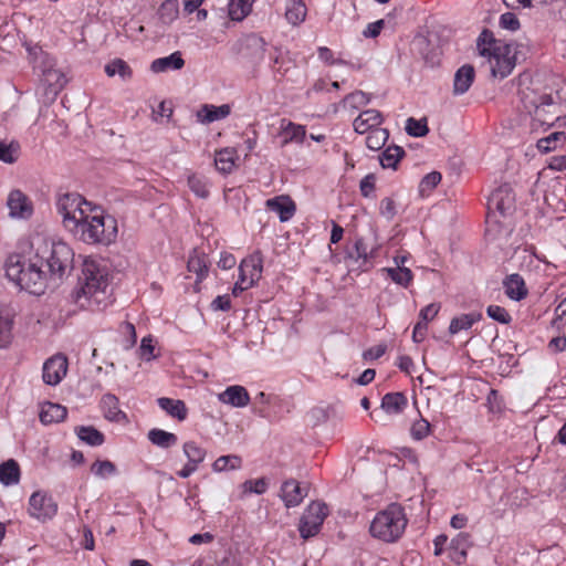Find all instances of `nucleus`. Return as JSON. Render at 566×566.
<instances>
[{
	"label": "nucleus",
	"instance_id": "f257e3e1",
	"mask_svg": "<svg viewBox=\"0 0 566 566\" xmlns=\"http://www.w3.org/2000/svg\"><path fill=\"white\" fill-rule=\"evenodd\" d=\"M73 249L62 241L42 240L31 244L29 255L12 253L6 261V275L31 294L44 292L48 279L62 280L74 269Z\"/></svg>",
	"mask_w": 566,
	"mask_h": 566
},
{
	"label": "nucleus",
	"instance_id": "f03ea898",
	"mask_svg": "<svg viewBox=\"0 0 566 566\" xmlns=\"http://www.w3.org/2000/svg\"><path fill=\"white\" fill-rule=\"evenodd\" d=\"M108 272L94 260H84L82 276L70 294L72 303L81 310L99 311L107 302Z\"/></svg>",
	"mask_w": 566,
	"mask_h": 566
},
{
	"label": "nucleus",
	"instance_id": "7ed1b4c3",
	"mask_svg": "<svg viewBox=\"0 0 566 566\" xmlns=\"http://www.w3.org/2000/svg\"><path fill=\"white\" fill-rule=\"evenodd\" d=\"M86 244L109 245L117 238V220L99 207L80 211V216L67 230Z\"/></svg>",
	"mask_w": 566,
	"mask_h": 566
},
{
	"label": "nucleus",
	"instance_id": "20e7f679",
	"mask_svg": "<svg viewBox=\"0 0 566 566\" xmlns=\"http://www.w3.org/2000/svg\"><path fill=\"white\" fill-rule=\"evenodd\" d=\"M476 48L481 56L489 59L492 77L503 80L514 70L516 56L512 54V45L495 39L491 30H482L476 40Z\"/></svg>",
	"mask_w": 566,
	"mask_h": 566
},
{
	"label": "nucleus",
	"instance_id": "39448f33",
	"mask_svg": "<svg viewBox=\"0 0 566 566\" xmlns=\"http://www.w3.org/2000/svg\"><path fill=\"white\" fill-rule=\"evenodd\" d=\"M559 92L537 93L523 92L522 102L524 108L532 115L534 122L541 126H566V115H560L562 103Z\"/></svg>",
	"mask_w": 566,
	"mask_h": 566
},
{
	"label": "nucleus",
	"instance_id": "423d86ee",
	"mask_svg": "<svg viewBox=\"0 0 566 566\" xmlns=\"http://www.w3.org/2000/svg\"><path fill=\"white\" fill-rule=\"evenodd\" d=\"M408 524L405 509L399 503H390L379 511L370 523L369 532L375 538L385 543L397 542Z\"/></svg>",
	"mask_w": 566,
	"mask_h": 566
},
{
	"label": "nucleus",
	"instance_id": "0eeeda50",
	"mask_svg": "<svg viewBox=\"0 0 566 566\" xmlns=\"http://www.w3.org/2000/svg\"><path fill=\"white\" fill-rule=\"evenodd\" d=\"M515 201V193L509 184L499 186L489 196L486 222L489 223L494 221L495 223L501 224L496 214L503 219L513 216L516 210Z\"/></svg>",
	"mask_w": 566,
	"mask_h": 566
},
{
	"label": "nucleus",
	"instance_id": "6e6552de",
	"mask_svg": "<svg viewBox=\"0 0 566 566\" xmlns=\"http://www.w3.org/2000/svg\"><path fill=\"white\" fill-rule=\"evenodd\" d=\"M83 206L91 208L92 203L77 192H66L57 197L55 208L66 230L77 220L80 211H87Z\"/></svg>",
	"mask_w": 566,
	"mask_h": 566
},
{
	"label": "nucleus",
	"instance_id": "1a4fd4ad",
	"mask_svg": "<svg viewBox=\"0 0 566 566\" xmlns=\"http://www.w3.org/2000/svg\"><path fill=\"white\" fill-rule=\"evenodd\" d=\"M328 514L324 503L312 502L300 518L298 532L303 539L317 535Z\"/></svg>",
	"mask_w": 566,
	"mask_h": 566
},
{
	"label": "nucleus",
	"instance_id": "9d476101",
	"mask_svg": "<svg viewBox=\"0 0 566 566\" xmlns=\"http://www.w3.org/2000/svg\"><path fill=\"white\" fill-rule=\"evenodd\" d=\"M29 514L42 522L52 520L57 513V503L45 491H35L29 499Z\"/></svg>",
	"mask_w": 566,
	"mask_h": 566
},
{
	"label": "nucleus",
	"instance_id": "9b49d317",
	"mask_svg": "<svg viewBox=\"0 0 566 566\" xmlns=\"http://www.w3.org/2000/svg\"><path fill=\"white\" fill-rule=\"evenodd\" d=\"M266 41L256 33H249L238 42V53L250 63L259 65L265 55Z\"/></svg>",
	"mask_w": 566,
	"mask_h": 566
},
{
	"label": "nucleus",
	"instance_id": "f8f14e48",
	"mask_svg": "<svg viewBox=\"0 0 566 566\" xmlns=\"http://www.w3.org/2000/svg\"><path fill=\"white\" fill-rule=\"evenodd\" d=\"M345 260L356 264V270L367 272L373 268L371 259L374 250L368 251V245L363 237H356L353 243L345 247Z\"/></svg>",
	"mask_w": 566,
	"mask_h": 566
},
{
	"label": "nucleus",
	"instance_id": "ddd939ff",
	"mask_svg": "<svg viewBox=\"0 0 566 566\" xmlns=\"http://www.w3.org/2000/svg\"><path fill=\"white\" fill-rule=\"evenodd\" d=\"M412 51L421 56L424 64L434 67L440 63L441 50L428 36L418 34L412 41Z\"/></svg>",
	"mask_w": 566,
	"mask_h": 566
},
{
	"label": "nucleus",
	"instance_id": "4468645a",
	"mask_svg": "<svg viewBox=\"0 0 566 566\" xmlns=\"http://www.w3.org/2000/svg\"><path fill=\"white\" fill-rule=\"evenodd\" d=\"M9 216L17 219L28 220L33 214V203L27 195L15 189L8 197Z\"/></svg>",
	"mask_w": 566,
	"mask_h": 566
},
{
	"label": "nucleus",
	"instance_id": "2eb2a0df",
	"mask_svg": "<svg viewBox=\"0 0 566 566\" xmlns=\"http://www.w3.org/2000/svg\"><path fill=\"white\" fill-rule=\"evenodd\" d=\"M67 359L63 355H55L49 358L42 370V378L46 385L55 386L61 382L66 375Z\"/></svg>",
	"mask_w": 566,
	"mask_h": 566
},
{
	"label": "nucleus",
	"instance_id": "dca6fc26",
	"mask_svg": "<svg viewBox=\"0 0 566 566\" xmlns=\"http://www.w3.org/2000/svg\"><path fill=\"white\" fill-rule=\"evenodd\" d=\"M384 120L382 114L374 108L363 111L353 122L354 130L357 134H369L373 129H381L379 126Z\"/></svg>",
	"mask_w": 566,
	"mask_h": 566
},
{
	"label": "nucleus",
	"instance_id": "f3484780",
	"mask_svg": "<svg viewBox=\"0 0 566 566\" xmlns=\"http://www.w3.org/2000/svg\"><path fill=\"white\" fill-rule=\"evenodd\" d=\"M306 495L307 490L294 479H289L281 485L280 496L287 509L300 505Z\"/></svg>",
	"mask_w": 566,
	"mask_h": 566
},
{
	"label": "nucleus",
	"instance_id": "a211bd4d",
	"mask_svg": "<svg viewBox=\"0 0 566 566\" xmlns=\"http://www.w3.org/2000/svg\"><path fill=\"white\" fill-rule=\"evenodd\" d=\"M265 206L270 211L279 214L281 222L291 220L296 211L295 202L287 195L270 198L266 200Z\"/></svg>",
	"mask_w": 566,
	"mask_h": 566
},
{
	"label": "nucleus",
	"instance_id": "6ab92c4d",
	"mask_svg": "<svg viewBox=\"0 0 566 566\" xmlns=\"http://www.w3.org/2000/svg\"><path fill=\"white\" fill-rule=\"evenodd\" d=\"M263 259L260 251H255L244 258L240 265L239 272L244 273L249 279V285H255L262 276Z\"/></svg>",
	"mask_w": 566,
	"mask_h": 566
},
{
	"label": "nucleus",
	"instance_id": "aec40b11",
	"mask_svg": "<svg viewBox=\"0 0 566 566\" xmlns=\"http://www.w3.org/2000/svg\"><path fill=\"white\" fill-rule=\"evenodd\" d=\"M218 398L222 403L230 405L234 408H243L250 403L248 390L240 385L227 387L224 391L219 394Z\"/></svg>",
	"mask_w": 566,
	"mask_h": 566
},
{
	"label": "nucleus",
	"instance_id": "412c9836",
	"mask_svg": "<svg viewBox=\"0 0 566 566\" xmlns=\"http://www.w3.org/2000/svg\"><path fill=\"white\" fill-rule=\"evenodd\" d=\"M503 287L505 295L516 302L524 300L528 294L525 281L518 273L507 275L503 280Z\"/></svg>",
	"mask_w": 566,
	"mask_h": 566
},
{
	"label": "nucleus",
	"instance_id": "4be33fe9",
	"mask_svg": "<svg viewBox=\"0 0 566 566\" xmlns=\"http://www.w3.org/2000/svg\"><path fill=\"white\" fill-rule=\"evenodd\" d=\"M408 407V398L402 391L387 392L381 398L380 408L390 416L402 413Z\"/></svg>",
	"mask_w": 566,
	"mask_h": 566
},
{
	"label": "nucleus",
	"instance_id": "5701e85b",
	"mask_svg": "<svg viewBox=\"0 0 566 566\" xmlns=\"http://www.w3.org/2000/svg\"><path fill=\"white\" fill-rule=\"evenodd\" d=\"M475 78V70L471 64H464L459 67L454 74L453 94L462 95L467 93Z\"/></svg>",
	"mask_w": 566,
	"mask_h": 566
},
{
	"label": "nucleus",
	"instance_id": "b1692460",
	"mask_svg": "<svg viewBox=\"0 0 566 566\" xmlns=\"http://www.w3.org/2000/svg\"><path fill=\"white\" fill-rule=\"evenodd\" d=\"M101 408L104 417L114 422L127 420V415L119 409V400L113 394H105L101 399Z\"/></svg>",
	"mask_w": 566,
	"mask_h": 566
},
{
	"label": "nucleus",
	"instance_id": "393cba45",
	"mask_svg": "<svg viewBox=\"0 0 566 566\" xmlns=\"http://www.w3.org/2000/svg\"><path fill=\"white\" fill-rule=\"evenodd\" d=\"M185 66V60L180 51H176L167 56L158 57L150 64L154 73H163L168 71H178Z\"/></svg>",
	"mask_w": 566,
	"mask_h": 566
},
{
	"label": "nucleus",
	"instance_id": "a878e982",
	"mask_svg": "<svg viewBox=\"0 0 566 566\" xmlns=\"http://www.w3.org/2000/svg\"><path fill=\"white\" fill-rule=\"evenodd\" d=\"M231 112V108L228 104H222L220 106H214L211 104H205L197 112V119L202 124H210L216 120H220L226 118Z\"/></svg>",
	"mask_w": 566,
	"mask_h": 566
},
{
	"label": "nucleus",
	"instance_id": "bb28decb",
	"mask_svg": "<svg viewBox=\"0 0 566 566\" xmlns=\"http://www.w3.org/2000/svg\"><path fill=\"white\" fill-rule=\"evenodd\" d=\"M470 535L460 533L449 545V558L455 565H462L467 560Z\"/></svg>",
	"mask_w": 566,
	"mask_h": 566
},
{
	"label": "nucleus",
	"instance_id": "cd10ccee",
	"mask_svg": "<svg viewBox=\"0 0 566 566\" xmlns=\"http://www.w3.org/2000/svg\"><path fill=\"white\" fill-rule=\"evenodd\" d=\"M40 81L45 87V94H52L54 96L63 90L67 82L65 74L56 67L48 70L46 74L43 75Z\"/></svg>",
	"mask_w": 566,
	"mask_h": 566
},
{
	"label": "nucleus",
	"instance_id": "c85d7f7f",
	"mask_svg": "<svg viewBox=\"0 0 566 566\" xmlns=\"http://www.w3.org/2000/svg\"><path fill=\"white\" fill-rule=\"evenodd\" d=\"M34 73L41 78L48 70L55 67V60L41 48L29 49Z\"/></svg>",
	"mask_w": 566,
	"mask_h": 566
},
{
	"label": "nucleus",
	"instance_id": "c756f323",
	"mask_svg": "<svg viewBox=\"0 0 566 566\" xmlns=\"http://www.w3.org/2000/svg\"><path fill=\"white\" fill-rule=\"evenodd\" d=\"M67 416V409L54 402H45L39 415L40 421L43 424L57 423L63 421Z\"/></svg>",
	"mask_w": 566,
	"mask_h": 566
},
{
	"label": "nucleus",
	"instance_id": "7c9ffc66",
	"mask_svg": "<svg viewBox=\"0 0 566 566\" xmlns=\"http://www.w3.org/2000/svg\"><path fill=\"white\" fill-rule=\"evenodd\" d=\"M283 401L274 396L266 406L253 407V412L271 422L279 421L283 417Z\"/></svg>",
	"mask_w": 566,
	"mask_h": 566
},
{
	"label": "nucleus",
	"instance_id": "2f4dec72",
	"mask_svg": "<svg viewBox=\"0 0 566 566\" xmlns=\"http://www.w3.org/2000/svg\"><path fill=\"white\" fill-rule=\"evenodd\" d=\"M21 470L19 463L14 459H9L0 463V482L6 485H14L20 482Z\"/></svg>",
	"mask_w": 566,
	"mask_h": 566
},
{
	"label": "nucleus",
	"instance_id": "473e14b6",
	"mask_svg": "<svg viewBox=\"0 0 566 566\" xmlns=\"http://www.w3.org/2000/svg\"><path fill=\"white\" fill-rule=\"evenodd\" d=\"M158 406L165 410L170 417L182 421L187 418L188 410L186 403L179 399L161 397L157 399Z\"/></svg>",
	"mask_w": 566,
	"mask_h": 566
},
{
	"label": "nucleus",
	"instance_id": "72a5a7b5",
	"mask_svg": "<svg viewBox=\"0 0 566 566\" xmlns=\"http://www.w3.org/2000/svg\"><path fill=\"white\" fill-rule=\"evenodd\" d=\"M483 318L481 312H472L467 314H461L451 319L449 325V333L451 335H455L461 331L470 329L474 323L480 322Z\"/></svg>",
	"mask_w": 566,
	"mask_h": 566
},
{
	"label": "nucleus",
	"instance_id": "f704fd0d",
	"mask_svg": "<svg viewBox=\"0 0 566 566\" xmlns=\"http://www.w3.org/2000/svg\"><path fill=\"white\" fill-rule=\"evenodd\" d=\"M148 440L160 449H170L178 442V437L166 430L159 428H153L147 433Z\"/></svg>",
	"mask_w": 566,
	"mask_h": 566
},
{
	"label": "nucleus",
	"instance_id": "c9c22d12",
	"mask_svg": "<svg viewBox=\"0 0 566 566\" xmlns=\"http://www.w3.org/2000/svg\"><path fill=\"white\" fill-rule=\"evenodd\" d=\"M237 150L234 148H222L216 153L214 165L221 174H230L235 166Z\"/></svg>",
	"mask_w": 566,
	"mask_h": 566
},
{
	"label": "nucleus",
	"instance_id": "e433bc0d",
	"mask_svg": "<svg viewBox=\"0 0 566 566\" xmlns=\"http://www.w3.org/2000/svg\"><path fill=\"white\" fill-rule=\"evenodd\" d=\"M187 269L197 275L196 282H202L209 272V262L205 253L198 254L196 251L189 256Z\"/></svg>",
	"mask_w": 566,
	"mask_h": 566
},
{
	"label": "nucleus",
	"instance_id": "4c0bfd02",
	"mask_svg": "<svg viewBox=\"0 0 566 566\" xmlns=\"http://www.w3.org/2000/svg\"><path fill=\"white\" fill-rule=\"evenodd\" d=\"M75 433L81 441L91 447H98L105 442V436L93 426H78Z\"/></svg>",
	"mask_w": 566,
	"mask_h": 566
},
{
	"label": "nucleus",
	"instance_id": "58836bf2",
	"mask_svg": "<svg viewBox=\"0 0 566 566\" xmlns=\"http://www.w3.org/2000/svg\"><path fill=\"white\" fill-rule=\"evenodd\" d=\"M406 156L402 147L391 145L385 148L379 156V163L382 168L397 169L398 163Z\"/></svg>",
	"mask_w": 566,
	"mask_h": 566
},
{
	"label": "nucleus",
	"instance_id": "ea45409f",
	"mask_svg": "<svg viewBox=\"0 0 566 566\" xmlns=\"http://www.w3.org/2000/svg\"><path fill=\"white\" fill-rule=\"evenodd\" d=\"M254 0H230L228 4V14L232 21L240 22L244 20L252 11Z\"/></svg>",
	"mask_w": 566,
	"mask_h": 566
},
{
	"label": "nucleus",
	"instance_id": "a19ab883",
	"mask_svg": "<svg viewBox=\"0 0 566 566\" xmlns=\"http://www.w3.org/2000/svg\"><path fill=\"white\" fill-rule=\"evenodd\" d=\"M381 271L385 272L392 282L405 289H407L413 280L412 271L406 266L384 268Z\"/></svg>",
	"mask_w": 566,
	"mask_h": 566
},
{
	"label": "nucleus",
	"instance_id": "79ce46f5",
	"mask_svg": "<svg viewBox=\"0 0 566 566\" xmlns=\"http://www.w3.org/2000/svg\"><path fill=\"white\" fill-rule=\"evenodd\" d=\"M306 17V6L303 0H290L286 10L285 18L292 25L301 24Z\"/></svg>",
	"mask_w": 566,
	"mask_h": 566
},
{
	"label": "nucleus",
	"instance_id": "37998d69",
	"mask_svg": "<svg viewBox=\"0 0 566 566\" xmlns=\"http://www.w3.org/2000/svg\"><path fill=\"white\" fill-rule=\"evenodd\" d=\"M105 73L109 77L119 75L123 81H128L133 76L132 67L122 59H114L113 61L108 62L105 65Z\"/></svg>",
	"mask_w": 566,
	"mask_h": 566
},
{
	"label": "nucleus",
	"instance_id": "c03bdc74",
	"mask_svg": "<svg viewBox=\"0 0 566 566\" xmlns=\"http://www.w3.org/2000/svg\"><path fill=\"white\" fill-rule=\"evenodd\" d=\"M566 142V134L564 132H554L548 136L538 139L537 148L539 151L546 154L555 150L558 146L564 145Z\"/></svg>",
	"mask_w": 566,
	"mask_h": 566
},
{
	"label": "nucleus",
	"instance_id": "a18cd8bd",
	"mask_svg": "<svg viewBox=\"0 0 566 566\" xmlns=\"http://www.w3.org/2000/svg\"><path fill=\"white\" fill-rule=\"evenodd\" d=\"M159 20L164 24L172 23L179 14V4L177 0H165L158 11H157Z\"/></svg>",
	"mask_w": 566,
	"mask_h": 566
},
{
	"label": "nucleus",
	"instance_id": "49530a36",
	"mask_svg": "<svg viewBox=\"0 0 566 566\" xmlns=\"http://www.w3.org/2000/svg\"><path fill=\"white\" fill-rule=\"evenodd\" d=\"M182 450L188 460L187 462L196 465L197 468L203 462L207 455L206 449L199 447L195 441L185 442Z\"/></svg>",
	"mask_w": 566,
	"mask_h": 566
},
{
	"label": "nucleus",
	"instance_id": "de8ad7c7",
	"mask_svg": "<svg viewBox=\"0 0 566 566\" xmlns=\"http://www.w3.org/2000/svg\"><path fill=\"white\" fill-rule=\"evenodd\" d=\"M405 129L409 136L417 138L424 137L429 134V127L426 117H422L420 119L409 117L406 120Z\"/></svg>",
	"mask_w": 566,
	"mask_h": 566
},
{
	"label": "nucleus",
	"instance_id": "09e8293b",
	"mask_svg": "<svg viewBox=\"0 0 566 566\" xmlns=\"http://www.w3.org/2000/svg\"><path fill=\"white\" fill-rule=\"evenodd\" d=\"M282 134L284 136V144L291 142L302 144L305 138L306 130L304 126L289 122L285 126L282 125Z\"/></svg>",
	"mask_w": 566,
	"mask_h": 566
},
{
	"label": "nucleus",
	"instance_id": "8fccbe9b",
	"mask_svg": "<svg viewBox=\"0 0 566 566\" xmlns=\"http://www.w3.org/2000/svg\"><path fill=\"white\" fill-rule=\"evenodd\" d=\"M242 465L241 457L237 454L221 455L212 463L214 472H223L226 470H237Z\"/></svg>",
	"mask_w": 566,
	"mask_h": 566
},
{
	"label": "nucleus",
	"instance_id": "3c124183",
	"mask_svg": "<svg viewBox=\"0 0 566 566\" xmlns=\"http://www.w3.org/2000/svg\"><path fill=\"white\" fill-rule=\"evenodd\" d=\"M389 138L387 128L373 129L366 137V146L370 150H380Z\"/></svg>",
	"mask_w": 566,
	"mask_h": 566
},
{
	"label": "nucleus",
	"instance_id": "603ef678",
	"mask_svg": "<svg viewBox=\"0 0 566 566\" xmlns=\"http://www.w3.org/2000/svg\"><path fill=\"white\" fill-rule=\"evenodd\" d=\"M189 189L199 198L206 199L210 192L208 189L207 179L203 176L192 174L187 180Z\"/></svg>",
	"mask_w": 566,
	"mask_h": 566
},
{
	"label": "nucleus",
	"instance_id": "864d4df0",
	"mask_svg": "<svg viewBox=\"0 0 566 566\" xmlns=\"http://www.w3.org/2000/svg\"><path fill=\"white\" fill-rule=\"evenodd\" d=\"M13 319L0 314V349L8 348L12 343Z\"/></svg>",
	"mask_w": 566,
	"mask_h": 566
},
{
	"label": "nucleus",
	"instance_id": "5fc2aeb1",
	"mask_svg": "<svg viewBox=\"0 0 566 566\" xmlns=\"http://www.w3.org/2000/svg\"><path fill=\"white\" fill-rule=\"evenodd\" d=\"M91 472L97 478L105 479L107 476L116 474L117 468L109 460H96L91 465Z\"/></svg>",
	"mask_w": 566,
	"mask_h": 566
},
{
	"label": "nucleus",
	"instance_id": "6e6d98bb",
	"mask_svg": "<svg viewBox=\"0 0 566 566\" xmlns=\"http://www.w3.org/2000/svg\"><path fill=\"white\" fill-rule=\"evenodd\" d=\"M269 481L266 478L250 479L242 483L243 493L262 495L268 491Z\"/></svg>",
	"mask_w": 566,
	"mask_h": 566
},
{
	"label": "nucleus",
	"instance_id": "4d7b16f0",
	"mask_svg": "<svg viewBox=\"0 0 566 566\" xmlns=\"http://www.w3.org/2000/svg\"><path fill=\"white\" fill-rule=\"evenodd\" d=\"M20 146L18 143L6 144L0 142V160L6 164H13L18 160Z\"/></svg>",
	"mask_w": 566,
	"mask_h": 566
},
{
	"label": "nucleus",
	"instance_id": "13d9d810",
	"mask_svg": "<svg viewBox=\"0 0 566 566\" xmlns=\"http://www.w3.org/2000/svg\"><path fill=\"white\" fill-rule=\"evenodd\" d=\"M486 315L491 319H493L500 324L507 325L512 322L511 314L506 311V308H504L503 306H500V305H489L486 307Z\"/></svg>",
	"mask_w": 566,
	"mask_h": 566
},
{
	"label": "nucleus",
	"instance_id": "bf43d9fd",
	"mask_svg": "<svg viewBox=\"0 0 566 566\" xmlns=\"http://www.w3.org/2000/svg\"><path fill=\"white\" fill-rule=\"evenodd\" d=\"M441 174L439 171H431L427 174L424 177H422L420 185H419V191L420 193H423L426 191L433 190L441 181Z\"/></svg>",
	"mask_w": 566,
	"mask_h": 566
},
{
	"label": "nucleus",
	"instance_id": "052dcab7",
	"mask_svg": "<svg viewBox=\"0 0 566 566\" xmlns=\"http://www.w3.org/2000/svg\"><path fill=\"white\" fill-rule=\"evenodd\" d=\"M359 190L364 198H374L376 190V176L374 174L366 175L359 182Z\"/></svg>",
	"mask_w": 566,
	"mask_h": 566
},
{
	"label": "nucleus",
	"instance_id": "680f3d73",
	"mask_svg": "<svg viewBox=\"0 0 566 566\" xmlns=\"http://www.w3.org/2000/svg\"><path fill=\"white\" fill-rule=\"evenodd\" d=\"M431 424L428 420L421 418L413 422L411 427V436L415 440H422L429 436Z\"/></svg>",
	"mask_w": 566,
	"mask_h": 566
},
{
	"label": "nucleus",
	"instance_id": "e2e57ef3",
	"mask_svg": "<svg viewBox=\"0 0 566 566\" xmlns=\"http://www.w3.org/2000/svg\"><path fill=\"white\" fill-rule=\"evenodd\" d=\"M500 27L510 31H516L521 28V23L515 13L505 12L500 17Z\"/></svg>",
	"mask_w": 566,
	"mask_h": 566
},
{
	"label": "nucleus",
	"instance_id": "0e129e2a",
	"mask_svg": "<svg viewBox=\"0 0 566 566\" xmlns=\"http://www.w3.org/2000/svg\"><path fill=\"white\" fill-rule=\"evenodd\" d=\"M379 213L387 220H392L397 213L396 203L390 197L381 199L379 203Z\"/></svg>",
	"mask_w": 566,
	"mask_h": 566
},
{
	"label": "nucleus",
	"instance_id": "69168bd1",
	"mask_svg": "<svg viewBox=\"0 0 566 566\" xmlns=\"http://www.w3.org/2000/svg\"><path fill=\"white\" fill-rule=\"evenodd\" d=\"M343 101H344V103H348L356 108L359 106H363V105H367L369 103V98H368L367 94L363 91H356V92L349 93L344 97Z\"/></svg>",
	"mask_w": 566,
	"mask_h": 566
},
{
	"label": "nucleus",
	"instance_id": "338daca9",
	"mask_svg": "<svg viewBox=\"0 0 566 566\" xmlns=\"http://www.w3.org/2000/svg\"><path fill=\"white\" fill-rule=\"evenodd\" d=\"M440 311V304L438 303H431L423 308H421L419 313V322L426 323L428 325L429 321H432Z\"/></svg>",
	"mask_w": 566,
	"mask_h": 566
},
{
	"label": "nucleus",
	"instance_id": "774afa93",
	"mask_svg": "<svg viewBox=\"0 0 566 566\" xmlns=\"http://www.w3.org/2000/svg\"><path fill=\"white\" fill-rule=\"evenodd\" d=\"M212 311L228 312L231 308V298L228 294L218 295L210 304Z\"/></svg>",
	"mask_w": 566,
	"mask_h": 566
}]
</instances>
